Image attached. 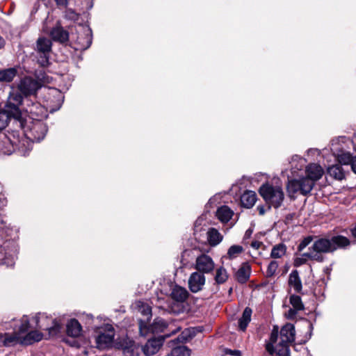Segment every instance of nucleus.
Here are the masks:
<instances>
[{"instance_id": "obj_52", "label": "nucleus", "mask_w": 356, "mask_h": 356, "mask_svg": "<svg viewBox=\"0 0 356 356\" xmlns=\"http://www.w3.org/2000/svg\"><path fill=\"white\" fill-rule=\"evenodd\" d=\"M298 312V310L296 309L295 308H290L287 313V318L289 319L294 318Z\"/></svg>"}, {"instance_id": "obj_35", "label": "nucleus", "mask_w": 356, "mask_h": 356, "mask_svg": "<svg viewBox=\"0 0 356 356\" xmlns=\"http://www.w3.org/2000/svg\"><path fill=\"white\" fill-rule=\"evenodd\" d=\"M229 275L227 270L220 266L216 269L214 280L218 284H222L228 280Z\"/></svg>"}, {"instance_id": "obj_54", "label": "nucleus", "mask_w": 356, "mask_h": 356, "mask_svg": "<svg viewBox=\"0 0 356 356\" xmlns=\"http://www.w3.org/2000/svg\"><path fill=\"white\" fill-rule=\"evenodd\" d=\"M351 169L353 172L356 174V155L353 156V159L350 163Z\"/></svg>"}, {"instance_id": "obj_21", "label": "nucleus", "mask_w": 356, "mask_h": 356, "mask_svg": "<svg viewBox=\"0 0 356 356\" xmlns=\"http://www.w3.org/2000/svg\"><path fill=\"white\" fill-rule=\"evenodd\" d=\"M305 172V177L312 179V181L316 183V181L319 180L322 177L323 175V170L321 165L316 163H312L307 166Z\"/></svg>"}, {"instance_id": "obj_14", "label": "nucleus", "mask_w": 356, "mask_h": 356, "mask_svg": "<svg viewBox=\"0 0 356 356\" xmlns=\"http://www.w3.org/2000/svg\"><path fill=\"white\" fill-rule=\"evenodd\" d=\"M47 133V127L42 120L34 121L30 127L26 135L33 141L40 142L45 137Z\"/></svg>"}, {"instance_id": "obj_41", "label": "nucleus", "mask_w": 356, "mask_h": 356, "mask_svg": "<svg viewBox=\"0 0 356 356\" xmlns=\"http://www.w3.org/2000/svg\"><path fill=\"white\" fill-rule=\"evenodd\" d=\"M8 100L20 106L22 104L24 105L25 98L24 99L23 95L20 92H12L10 93Z\"/></svg>"}, {"instance_id": "obj_24", "label": "nucleus", "mask_w": 356, "mask_h": 356, "mask_svg": "<svg viewBox=\"0 0 356 356\" xmlns=\"http://www.w3.org/2000/svg\"><path fill=\"white\" fill-rule=\"evenodd\" d=\"M250 273V266L248 263H243L235 273L236 280L241 284H245L249 280Z\"/></svg>"}, {"instance_id": "obj_51", "label": "nucleus", "mask_w": 356, "mask_h": 356, "mask_svg": "<svg viewBox=\"0 0 356 356\" xmlns=\"http://www.w3.org/2000/svg\"><path fill=\"white\" fill-rule=\"evenodd\" d=\"M266 350L271 355H273L276 352V349L274 348V343L270 342H268L266 344Z\"/></svg>"}, {"instance_id": "obj_1", "label": "nucleus", "mask_w": 356, "mask_h": 356, "mask_svg": "<svg viewBox=\"0 0 356 356\" xmlns=\"http://www.w3.org/2000/svg\"><path fill=\"white\" fill-rule=\"evenodd\" d=\"M329 238L315 236V241L309 248V251L303 253L309 260L322 263L325 261L324 254L332 253Z\"/></svg>"}, {"instance_id": "obj_59", "label": "nucleus", "mask_w": 356, "mask_h": 356, "mask_svg": "<svg viewBox=\"0 0 356 356\" xmlns=\"http://www.w3.org/2000/svg\"><path fill=\"white\" fill-rule=\"evenodd\" d=\"M350 232H351V234L352 236L356 238V225H355L354 227H353L351 229H350Z\"/></svg>"}, {"instance_id": "obj_19", "label": "nucleus", "mask_w": 356, "mask_h": 356, "mask_svg": "<svg viewBox=\"0 0 356 356\" xmlns=\"http://www.w3.org/2000/svg\"><path fill=\"white\" fill-rule=\"evenodd\" d=\"M0 113H6L8 118V121L10 118L19 120L22 116L19 105L10 102L9 100L7 101L4 109L3 111H0Z\"/></svg>"}, {"instance_id": "obj_46", "label": "nucleus", "mask_w": 356, "mask_h": 356, "mask_svg": "<svg viewBox=\"0 0 356 356\" xmlns=\"http://www.w3.org/2000/svg\"><path fill=\"white\" fill-rule=\"evenodd\" d=\"M315 238L314 236H307L305 237L298 245V250L302 251L307 245H309Z\"/></svg>"}, {"instance_id": "obj_63", "label": "nucleus", "mask_w": 356, "mask_h": 356, "mask_svg": "<svg viewBox=\"0 0 356 356\" xmlns=\"http://www.w3.org/2000/svg\"><path fill=\"white\" fill-rule=\"evenodd\" d=\"M232 289L231 288V289H229V293H230V292H232Z\"/></svg>"}, {"instance_id": "obj_38", "label": "nucleus", "mask_w": 356, "mask_h": 356, "mask_svg": "<svg viewBox=\"0 0 356 356\" xmlns=\"http://www.w3.org/2000/svg\"><path fill=\"white\" fill-rule=\"evenodd\" d=\"M243 251V248L239 245H233L229 247L227 253V258L234 259Z\"/></svg>"}, {"instance_id": "obj_47", "label": "nucleus", "mask_w": 356, "mask_h": 356, "mask_svg": "<svg viewBox=\"0 0 356 356\" xmlns=\"http://www.w3.org/2000/svg\"><path fill=\"white\" fill-rule=\"evenodd\" d=\"M65 17L66 19L76 21L79 19V15L72 8H65Z\"/></svg>"}, {"instance_id": "obj_40", "label": "nucleus", "mask_w": 356, "mask_h": 356, "mask_svg": "<svg viewBox=\"0 0 356 356\" xmlns=\"http://www.w3.org/2000/svg\"><path fill=\"white\" fill-rule=\"evenodd\" d=\"M289 302L293 306V308H295L298 311H301L305 309L304 305L302 302V299L300 296L298 295H291L289 298Z\"/></svg>"}, {"instance_id": "obj_2", "label": "nucleus", "mask_w": 356, "mask_h": 356, "mask_svg": "<svg viewBox=\"0 0 356 356\" xmlns=\"http://www.w3.org/2000/svg\"><path fill=\"white\" fill-rule=\"evenodd\" d=\"M259 192L268 205V209H270L271 207L278 209L282 206L284 200L283 190L278 186L265 184L260 187Z\"/></svg>"}, {"instance_id": "obj_39", "label": "nucleus", "mask_w": 356, "mask_h": 356, "mask_svg": "<svg viewBox=\"0 0 356 356\" xmlns=\"http://www.w3.org/2000/svg\"><path fill=\"white\" fill-rule=\"evenodd\" d=\"M289 343L281 341L277 346L276 353L278 356H290Z\"/></svg>"}, {"instance_id": "obj_42", "label": "nucleus", "mask_w": 356, "mask_h": 356, "mask_svg": "<svg viewBox=\"0 0 356 356\" xmlns=\"http://www.w3.org/2000/svg\"><path fill=\"white\" fill-rule=\"evenodd\" d=\"M193 336L194 334L191 333L189 330H184L176 338V339L171 341L170 343H175V341H177L178 342L184 343L191 339Z\"/></svg>"}, {"instance_id": "obj_5", "label": "nucleus", "mask_w": 356, "mask_h": 356, "mask_svg": "<svg viewBox=\"0 0 356 356\" xmlns=\"http://www.w3.org/2000/svg\"><path fill=\"white\" fill-rule=\"evenodd\" d=\"M188 291L182 286L175 285L172 287L170 297L175 301L168 305V311L170 313L180 314L183 312L184 307L181 305L188 297Z\"/></svg>"}, {"instance_id": "obj_8", "label": "nucleus", "mask_w": 356, "mask_h": 356, "mask_svg": "<svg viewBox=\"0 0 356 356\" xmlns=\"http://www.w3.org/2000/svg\"><path fill=\"white\" fill-rule=\"evenodd\" d=\"M315 183L312 179L307 177H301L298 179H292L289 181L287 189L289 193H300L302 195H307L310 193L314 188Z\"/></svg>"}, {"instance_id": "obj_53", "label": "nucleus", "mask_w": 356, "mask_h": 356, "mask_svg": "<svg viewBox=\"0 0 356 356\" xmlns=\"http://www.w3.org/2000/svg\"><path fill=\"white\" fill-rule=\"evenodd\" d=\"M262 245L263 243L261 242L257 241H254L250 244L251 247L256 250L259 249Z\"/></svg>"}, {"instance_id": "obj_9", "label": "nucleus", "mask_w": 356, "mask_h": 356, "mask_svg": "<svg viewBox=\"0 0 356 356\" xmlns=\"http://www.w3.org/2000/svg\"><path fill=\"white\" fill-rule=\"evenodd\" d=\"M25 111L33 121L43 120L48 114L47 109L35 99H26L24 101Z\"/></svg>"}, {"instance_id": "obj_29", "label": "nucleus", "mask_w": 356, "mask_h": 356, "mask_svg": "<svg viewBox=\"0 0 356 356\" xmlns=\"http://www.w3.org/2000/svg\"><path fill=\"white\" fill-rule=\"evenodd\" d=\"M222 236L216 228H210L207 232V240L211 246H216L222 240Z\"/></svg>"}, {"instance_id": "obj_28", "label": "nucleus", "mask_w": 356, "mask_h": 356, "mask_svg": "<svg viewBox=\"0 0 356 356\" xmlns=\"http://www.w3.org/2000/svg\"><path fill=\"white\" fill-rule=\"evenodd\" d=\"M252 310L247 307L243 312L241 317L238 319V328L240 330L245 332L249 323L251 321Z\"/></svg>"}, {"instance_id": "obj_16", "label": "nucleus", "mask_w": 356, "mask_h": 356, "mask_svg": "<svg viewBox=\"0 0 356 356\" xmlns=\"http://www.w3.org/2000/svg\"><path fill=\"white\" fill-rule=\"evenodd\" d=\"M205 276L197 271L191 274L188 278V288L193 293H197L202 290L205 284Z\"/></svg>"}, {"instance_id": "obj_43", "label": "nucleus", "mask_w": 356, "mask_h": 356, "mask_svg": "<svg viewBox=\"0 0 356 356\" xmlns=\"http://www.w3.org/2000/svg\"><path fill=\"white\" fill-rule=\"evenodd\" d=\"M304 325L305 327H307V332L304 337V339L301 340L300 343H305L310 339L312 335L314 327L312 322L307 319H304Z\"/></svg>"}, {"instance_id": "obj_31", "label": "nucleus", "mask_w": 356, "mask_h": 356, "mask_svg": "<svg viewBox=\"0 0 356 356\" xmlns=\"http://www.w3.org/2000/svg\"><path fill=\"white\" fill-rule=\"evenodd\" d=\"M138 311L143 315V318H139L140 321H145V323L148 324L152 318V308L142 302H138Z\"/></svg>"}, {"instance_id": "obj_55", "label": "nucleus", "mask_w": 356, "mask_h": 356, "mask_svg": "<svg viewBox=\"0 0 356 356\" xmlns=\"http://www.w3.org/2000/svg\"><path fill=\"white\" fill-rule=\"evenodd\" d=\"M227 353H229L232 355L241 356V352L240 350H229V351Z\"/></svg>"}, {"instance_id": "obj_20", "label": "nucleus", "mask_w": 356, "mask_h": 356, "mask_svg": "<svg viewBox=\"0 0 356 356\" xmlns=\"http://www.w3.org/2000/svg\"><path fill=\"white\" fill-rule=\"evenodd\" d=\"M50 35L54 41L64 43L69 40V33L65 30L60 24H58L56 26L53 27Z\"/></svg>"}, {"instance_id": "obj_57", "label": "nucleus", "mask_w": 356, "mask_h": 356, "mask_svg": "<svg viewBox=\"0 0 356 356\" xmlns=\"http://www.w3.org/2000/svg\"><path fill=\"white\" fill-rule=\"evenodd\" d=\"M257 209L260 215H264L266 212L264 207L263 206H258Z\"/></svg>"}, {"instance_id": "obj_61", "label": "nucleus", "mask_w": 356, "mask_h": 356, "mask_svg": "<svg viewBox=\"0 0 356 356\" xmlns=\"http://www.w3.org/2000/svg\"><path fill=\"white\" fill-rule=\"evenodd\" d=\"M3 224H5L3 217L1 215H0V225H3Z\"/></svg>"}, {"instance_id": "obj_15", "label": "nucleus", "mask_w": 356, "mask_h": 356, "mask_svg": "<svg viewBox=\"0 0 356 356\" xmlns=\"http://www.w3.org/2000/svg\"><path fill=\"white\" fill-rule=\"evenodd\" d=\"M214 268V261L210 256L206 254H201L196 258L195 268L197 272L202 274H208L213 272Z\"/></svg>"}, {"instance_id": "obj_4", "label": "nucleus", "mask_w": 356, "mask_h": 356, "mask_svg": "<svg viewBox=\"0 0 356 356\" xmlns=\"http://www.w3.org/2000/svg\"><path fill=\"white\" fill-rule=\"evenodd\" d=\"M33 321L35 322V327L48 331L49 337L57 335L60 331V324L56 319L44 314L39 313L33 318Z\"/></svg>"}, {"instance_id": "obj_48", "label": "nucleus", "mask_w": 356, "mask_h": 356, "mask_svg": "<svg viewBox=\"0 0 356 356\" xmlns=\"http://www.w3.org/2000/svg\"><path fill=\"white\" fill-rule=\"evenodd\" d=\"M279 335V328L277 326H274L270 336V343H275L277 341Z\"/></svg>"}, {"instance_id": "obj_13", "label": "nucleus", "mask_w": 356, "mask_h": 356, "mask_svg": "<svg viewBox=\"0 0 356 356\" xmlns=\"http://www.w3.org/2000/svg\"><path fill=\"white\" fill-rule=\"evenodd\" d=\"M116 345L122 350L124 356H139L140 351L142 350V348L129 337L120 339Z\"/></svg>"}, {"instance_id": "obj_36", "label": "nucleus", "mask_w": 356, "mask_h": 356, "mask_svg": "<svg viewBox=\"0 0 356 356\" xmlns=\"http://www.w3.org/2000/svg\"><path fill=\"white\" fill-rule=\"evenodd\" d=\"M286 247L283 243H279L273 246L271 250L270 257L272 258H281L286 254Z\"/></svg>"}, {"instance_id": "obj_30", "label": "nucleus", "mask_w": 356, "mask_h": 356, "mask_svg": "<svg viewBox=\"0 0 356 356\" xmlns=\"http://www.w3.org/2000/svg\"><path fill=\"white\" fill-rule=\"evenodd\" d=\"M330 177L337 180H343L346 177L345 172L341 165H333L327 168Z\"/></svg>"}, {"instance_id": "obj_18", "label": "nucleus", "mask_w": 356, "mask_h": 356, "mask_svg": "<svg viewBox=\"0 0 356 356\" xmlns=\"http://www.w3.org/2000/svg\"><path fill=\"white\" fill-rule=\"evenodd\" d=\"M114 339L113 328L109 330L108 333H102L96 338L97 347L99 349H105L109 347Z\"/></svg>"}, {"instance_id": "obj_34", "label": "nucleus", "mask_w": 356, "mask_h": 356, "mask_svg": "<svg viewBox=\"0 0 356 356\" xmlns=\"http://www.w3.org/2000/svg\"><path fill=\"white\" fill-rule=\"evenodd\" d=\"M17 74V70L15 68H8L0 70V81L10 82Z\"/></svg>"}, {"instance_id": "obj_7", "label": "nucleus", "mask_w": 356, "mask_h": 356, "mask_svg": "<svg viewBox=\"0 0 356 356\" xmlns=\"http://www.w3.org/2000/svg\"><path fill=\"white\" fill-rule=\"evenodd\" d=\"M42 87V84L38 80L31 77L25 76L19 81L17 88L19 91L26 99H36L37 92Z\"/></svg>"}, {"instance_id": "obj_26", "label": "nucleus", "mask_w": 356, "mask_h": 356, "mask_svg": "<svg viewBox=\"0 0 356 356\" xmlns=\"http://www.w3.org/2000/svg\"><path fill=\"white\" fill-rule=\"evenodd\" d=\"M82 327L79 322L75 319H70L67 324V334L72 337H78L81 335Z\"/></svg>"}, {"instance_id": "obj_44", "label": "nucleus", "mask_w": 356, "mask_h": 356, "mask_svg": "<svg viewBox=\"0 0 356 356\" xmlns=\"http://www.w3.org/2000/svg\"><path fill=\"white\" fill-rule=\"evenodd\" d=\"M353 156L350 152H343L338 156V161L341 165H350Z\"/></svg>"}, {"instance_id": "obj_33", "label": "nucleus", "mask_w": 356, "mask_h": 356, "mask_svg": "<svg viewBox=\"0 0 356 356\" xmlns=\"http://www.w3.org/2000/svg\"><path fill=\"white\" fill-rule=\"evenodd\" d=\"M233 211L227 206H223L218 209L216 216L224 222H228L232 217Z\"/></svg>"}, {"instance_id": "obj_49", "label": "nucleus", "mask_w": 356, "mask_h": 356, "mask_svg": "<svg viewBox=\"0 0 356 356\" xmlns=\"http://www.w3.org/2000/svg\"><path fill=\"white\" fill-rule=\"evenodd\" d=\"M54 1L59 9H64L67 7L68 0H54Z\"/></svg>"}, {"instance_id": "obj_58", "label": "nucleus", "mask_w": 356, "mask_h": 356, "mask_svg": "<svg viewBox=\"0 0 356 356\" xmlns=\"http://www.w3.org/2000/svg\"><path fill=\"white\" fill-rule=\"evenodd\" d=\"M5 44H6V41H5V40L3 39V37H1V36L0 35V49L3 48V47H4V46H5Z\"/></svg>"}, {"instance_id": "obj_6", "label": "nucleus", "mask_w": 356, "mask_h": 356, "mask_svg": "<svg viewBox=\"0 0 356 356\" xmlns=\"http://www.w3.org/2000/svg\"><path fill=\"white\" fill-rule=\"evenodd\" d=\"M52 43L50 39L44 37L39 38L35 44V50L38 57V63L42 67L49 65V54L51 51Z\"/></svg>"}, {"instance_id": "obj_37", "label": "nucleus", "mask_w": 356, "mask_h": 356, "mask_svg": "<svg viewBox=\"0 0 356 356\" xmlns=\"http://www.w3.org/2000/svg\"><path fill=\"white\" fill-rule=\"evenodd\" d=\"M173 356H190L191 350L185 346H177L170 351Z\"/></svg>"}, {"instance_id": "obj_56", "label": "nucleus", "mask_w": 356, "mask_h": 356, "mask_svg": "<svg viewBox=\"0 0 356 356\" xmlns=\"http://www.w3.org/2000/svg\"><path fill=\"white\" fill-rule=\"evenodd\" d=\"M252 234V230L251 229H248V230H246L245 233V235H244V238H249L251 235Z\"/></svg>"}, {"instance_id": "obj_27", "label": "nucleus", "mask_w": 356, "mask_h": 356, "mask_svg": "<svg viewBox=\"0 0 356 356\" xmlns=\"http://www.w3.org/2000/svg\"><path fill=\"white\" fill-rule=\"evenodd\" d=\"M257 201V195L254 191H248L241 196V205L245 208H252Z\"/></svg>"}, {"instance_id": "obj_12", "label": "nucleus", "mask_w": 356, "mask_h": 356, "mask_svg": "<svg viewBox=\"0 0 356 356\" xmlns=\"http://www.w3.org/2000/svg\"><path fill=\"white\" fill-rule=\"evenodd\" d=\"M92 42V30L89 27L83 28L79 32L74 43V48L76 51H84L88 49Z\"/></svg>"}, {"instance_id": "obj_3", "label": "nucleus", "mask_w": 356, "mask_h": 356, "mask_svg": "<svg viewBox=\"0 0 356 356\" xmlns=\"http://www.w3.org/2000/svg\"><path fill=\"white\" fill-rule=\"evenodd\" d=\"M31 326L27 316H24L20 321L17 330L13 333L0 334V339L5 346H12L15 344H21L22 334L29 330Z\"/></svg>"}, {"instance_id": "obj_32", "label": "nucleus", "mask_w": 356, "mask_h": 356, "mask_svg": "<svg viewBox=\"0 0 356 356\" xmlns=\"http://www.w3.org/2000/svg\"><path fill=\"white\" fill-rule=\"evenodd\" d=\"M14 151V144L10 139L4 136L3 138L0 141V152L3 154L10 155Z\"/></svg>"}, {"instance_id": "obj_10", "label": "nucleus", "mask_w": 356, "mask_h": 356, "mask_svg": "<svg viewBox=\"0 0 356 356\" xmlns=\"http://www.w3.org/2000/svg\"><path fill=\"white\" fill-rule=\"evenodd\" d=\"M168 324L162 318H156L152 324L145 323V321H139V333L141 337H147L149 333H160L164 332Z\"/></svg>"}, {"instance_id": "obj_22", "label": "nucleus", "mask_w": 356, "mask_h": 356, "mask_svg": "<svg viewBox=\"0 0 356 356\" xmlns=\"http://www.w3.org/2000/svg\"><path fill=\"white\" fill-rule=\"evenodd\" d=\"M295 327L291 323L285 324L280 330L281 341L291 343L295 341Z\"/></svg>"}, {"instance_id": "obj_17", "label": "nucleus", "mask_w": 356, "mask_h": 356, "mask_svg": "<svg viewBox=\"0 0 356 356\" xmlns=\"http://www.w3.org/2000/svg\"><path fill=\"white\" fill-rule=\"evenodd\" d=\"M331 243L332 253L338 249H346L350 244V241L346 236L342 235H335L329 238Z\"/></svg>"}, {"instance_id": "obj_62", "label": "nucleus", "mask_w": 356, "mask_h": 356, "mask_svg": "<svg viewBox=\"0 0 356 356\" xmlns=\"http://www.w3.org/2000/svg\"><path fill=\"white\" fill-rule=\"evenodd\" d=\"M330 268H327V267L325 269V273H329V272H330Z\"/></svg>"}, {"instance_id": "obj_50", "label": "nucleus", "mask_w": 356, "mask_h": 356, "mask_svg": "<svg viewBox=\"0 0 356 356\" xmlns=\"http://www.w3.org/2000/svg\"><path fill=\"white\" fill-rule=\"evenodd\" d=\"M308 259H309L307 257H306L305 256H303V253H302L301 254V257L297 258L295 260V265L297 266L303 265V264L307 263Z\"/></svg>"}, {"instance_id": "obj_45", "label": "nucleus", "mask_w": 356, "mask_h": 356, "mask_svg": "<svg viewBox=\"0 0 356 356\" xmlns=\"http://www.w3.org/2000/svg\"><path fill=\"white\" fill-rule=\"evenodd\" d=\"M278 266H279V264H278L277 261H271L267 268L266 277H272L273 276H274L277 270Z\"/></svg>"}, {"instance_id": "obj_11", "label": "nucleus", "mask_w": 356, "mask_h": 356, "mask_svg": "<svg viewBox=\"0 0 356 356\" xmlns=\"http://www.w3.org/2000/svg\"><path fill=\"white\" fill-rule=\"evenodd\" d=\"M179 329L172 331L170 334H166L163 336H159L158 338H152L147 340L144 346H142V351L146 356H151L156 354L165 338L169 337L172 334H175Z\"/></svg>"}, {"instance_id": "obj_60", "label": "nucleus", "mask_w": 356, "mask_h": 356, "mask_svg": "<svg viewBox=\"0 0 356 356\" xmlns=\"http://www.w3.org/2000/svg\"><path fill=\"white\" fill-rule=\"evenodd\" d=\"M200 225L199 223V220H197L195 222V225H194V234H195V232H197L198 231V225Z\"/></svg>"}, {"instance_id": "obj_25", "label": "nucleus", "mask_w": 356, "mask_h": 356, "mask_svg": "<svg viewBox=\"0 0 356 356\" xmlns=\"http://www.w3.org/2000/svg\"><path fill=\"white\" fill-rule=\"evenodd\" d=\"M288 284L289 286L293 288L296 293H302V281L297 270H293L289 274Z\"/></svg>"}, {"instance_id": "obj_23", "label": "nucleus", "mask_w": 356, "mask_h": 356, "mask_svg": "<svg viewBox=\"0 0 356 356\" xmlns=\"http://www.w3.org/2000/svg\"><path fill=\"white\" fill-rule=\"evenodd\" d=\"M26 334H22L21 344L29 346L41 341L43 338V334L39 331L33 330L25 332Z\"/></svg>"}]
</instances>
